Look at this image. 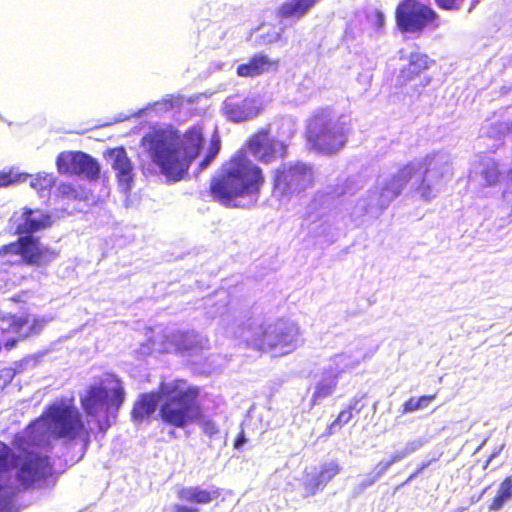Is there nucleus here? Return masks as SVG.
Masks as SVG:
<instances>
[{"mask_svg":"<svg viewBox=\"0 0 512 512\" xmlns=\"http://www.w3.org/2000/svg\"><path fill=\"white\" fill-rule=\"evenodd\" d=\"M510 178L512 179V171L509 173Z\"/></svg>","mask_w":512,"mask_h":512,"instance_id":"52","label":"nucleus"},{"mask_svg":"<svg viewBox=\"0 0 512 512\" xmlns=\"http://www.w3.org/2000/svg\"><path fill=\"white\" fill-rule=\"evenodd\" d=\"M248 149L257 160L266 164L285 157L287 153L286 145L271 137L265 129L250 138Z\"/></svg>","mask_w":512,"mask_h":512,"instance_id":"16","label":"nucleus"},{"mask_svg":"<svg viewBox=\"0 0 512 512\" xmlns=\"http://www.w3.org/2000/svg\"><path fill=\"white\" fill-rule=\"evenodd\" d=\"M502 449H503V446L499 447L497 450H495V451L490 455V457H489V458H488V460L486 461V465L484 466V468H486V467L489 465V463H490V462H491L495 457H497V456L500 454V452L502 451Z\"/></svg>","mask_w":512,"mask_h":512,"instance_id":"47","label":"nucleus"},{"mask_svg":"<svg viewBox=\"0 0 512 512\" xmlns=\"http://www.w3.org/2000/svg\"><path fill=\"white\" fill-rule=\"evenodd\" d=\"M52 474L48 456L25 451L17 455L0 441V512H18L20 487L28 488Z\"/></svg>","mask_w":512,"mask_h":512,"instance_id":"4","label":"nucleus"},{"mask_svg":"<svg viewBox=\"0 0 512 512\" xmlns=\"http://www.w3.org/2000/svg\"><path fill=\"white\" fill-rule=\"evenodd\" d=\"M377 18H378V24L381 25L383 23V19H384L383 14L379 12L377 14Z\"/></svg>","mask_w":512,"mask_h":512,"instance_id":"49","label":"nucleus"},{"mask_svg":"<svg viewBox=\"0 0 512 512\" xmlns=\"http://www.w3.org/2000/svg\"><path fill=\"white\" fill-rule=\"evenodd\" d=\"M432 461H427V462H423L420 467L414 472L412 473L408 479L406 480L405 483H409L411 482L412 480H414L419 474H421L430 464H431Z\"/></svg>","mask_w":512,"mask_h":512,"instance_id":"41","label":"nucleus"},{"mask_svg":"<svg viewBox=\"0 0 512 512\" xmlns=\"http://www.w3.org/2000/svg\"><path fill=\"white\" fill-rule=\"evenodd\" d=\"M15 376V370L8 368L1 371L0 381H2L3 385H7L10 383Z\"/></svg>","mask_w":512,"mask_h":512,"instance_id":"40","label":"nucleus"},{"mask_svg":"<svg viewBox=\"0 0 512 512\" xmlns=\"http://www.w3.org/2000/svg\"><path fill=\"white\" fill-rule=\"evenodd\" d=\"M314 180L313 166L303 161L282 163L274 172L273 194L289 199L309 188Z\"/></svg>","mask_w":512,"mask_h":512,"instance_id":"12","label":"nucleus"},{"mask_svg":"<svg viewBox=\"0 0 512 512\" xmlns=\"http://www.w3.org/2000/svg\"><path fill=\"white\" fill-rule=\"evenodd\" d=\"M176 105V102L172 95H167L160 101H156L154 103H149L146 107L139 109L137 112L131 114L130 116L140 118L150 110H153L156 115H161L162 113L168 112L172 110Z\"/></svg>","mask_w":512,"mask_h":512,"instance_id":"27","label":"nucleus"},{"mask_svg":"<svg viewBox=\"0 0 512 512\" xmlns=\"http://www.w3.org/2000/svg\"><path fill=\"white\" fill-rule=\"evenodd\" d=\"M503 198L506 201H512V191L511 190H505L503 191Z\"/></svg>","mask_w":512,"mask_h":512,"instance_id":"48","label":"nucleus"},{"mask_svg":"<svg viewBox=\"0 0 512 512\" xmlns=\"http://www.w3.org/2000/svg\"><path fill=\"white\" fill-rule=\"evenodd\" d=\"M222 111L230 121L242 122L257 115L258 104L253 97L231 95L224 100Z\"/></svg>","mask_w":512,"mask_h":512,"instance_id":"18","label":"nucleus"},{"mask_svg":"<svg viewBox=\"0 0 512 512\" xmlns=\"http://www.w3.org/2000/svg\"><path fill=\"white\" fill-rule=\"evenodd\" d=\"M220 151V140L219 139H213L212 142H211V145H210V148L208 150V154H210L211 156H214L216 158V156L218 155Z\"/></svg>","mask_w":512,"mask_h":512,"instance_id":"43","label":"nucleus"},{"mask_svg":"<svg viewBox=\"0 0 512 512\" xmlns=\"http://www.w3.org/2000/svg\"><path fill=\"white\" fill-rule=\"evenodd\" d=\"M339 465L336 462H329L321 467V470L317 475L320 477L321 483L326 485L339 473Z\"/></svg>","mask_w":512,"mask_h":512,"instance_id":"29","label":"nucleus"},{"mask_svg":"<svg viewBox=\"0 0 512 512\" xmlns=\"http://www.w3.org/2000/svg\"><path fill=\"white\" fill-rule=\"evenodd\" d=\"M428 68V56L421 53H412L410 56L409 64L400 70L397 76V85L403 86L408 81L412 80L414 76L420 74L423 70Z\"/></svg>","mask_w":512,"mask_h":512,"instance_id":"24","label":"nucleus"},{"mask_svg":"<svg viewBox=\"0 0 512 512\" xmlns=\"http://www.w3.org/2000/svg\"><path fill=\"white\" fill-rule=\"evenodd\" d=\"M61 174H75L93 181L100 177L101 166L97 159L82 151H64L56 158Z\"/></svg>","mask_w":512,"mask_h":512,"instance_id":"13","label":"nucleus"},{"mask_svg":"<svg viewBox=\"0 0 512 512\" xmlns=\"http://www.w3.org/2000/svg\"><path fill=\"white\" fill-rule=\"evenodd\" d=\"M109 161L112 168L116 171L121 190L124 193L129 192L133 181V167L126 150L123 147L112 149L109 152Z\"/></svg>","mask_w":512,"mask_h":512,"instance_id":"19","label":"nucleus"},{"mask_svg":"<svg viewBox=\"0 0 512 512\" xmlns=\"http://www.w3.org/2000/svg\"><path fill=\"white\" fill-rule=\"evenodd\" d=\"M221 495V490L215 485L206 488L202 486L182 487L177 496L180 500L197 505H208L217 500Z\"/></svg>","mask_w":512,"mask_h":512,"instance_id":"20","label":"nucleus"},{"mask_svg":"<svg viewBox=\"0 0 512 512\" xmlns=\"http://www.w3.org/2000/svg\"><path fill=\"white\" fill-rule=\"evenodd\" d=\"M203 433L209 437L210 440H214L220 434L218 425L211 419L203 418L199 423Z\"/></svg>","mask_w":512,"mask_h":512,"instance_id":"32","label":"nucleus"},{"mask_svg":"<svg viewBox=\"0 0 512 512\" xmlns=\"http://www.w3.org/2000/svg\"><path fill=\"white\" fill-rule=\"evenodd\" d=\"M347 123L345 118L332 109L316 110L308 121L306 136L308 143L323 153H334L347 142Z\"/></svg>","mask_w":512,"mask_h":512,"instance_id":"10","label":"nucleus"},{"mask_svg":"<svg viewBox=\"0 0 512 512\" xmlns=\"http://www.w3.org/2000/svg\"><path fill=\"white\" fill-rule=\"evenodd\" d=\"M28 178L30 180V186L35 189L41 198L48 197L50 189L55 183V176L49 173H38L35 177H32L26 173H20L14 169L8 172H0V186H8L10 184L25 182Z\"/></svg>","mask_w":512,"mask_h":512,"instance_id":"17","label":"nucleus"},{"mask_svg":"<svg viewBox=\"0 0 512 512\" xmlns=\"http://www.w3.org/2000/svg\"><path fill=\"white\" fill-rule=\"evenodd\" d=\"M379 479L372 473H368L366 474L362 481L355 487V494H360L362 493L364 490H366L368 487L372 486L373 484H375Z\"/></svg>","mask_w":512,"mask_h":512,"instance_id":"34","label":"nucleus"},{"mask_svg":"<svg viewBox=\"0 0 512 512\" xmlns=\"http://www.w3.org/2000/svg\"><path fill=\"white\" fill-rule=\"evenodd\" d=\"M487 489H488V488H485V489L483 490V492H482V493L477 497V499H474V498H473V499H472V502H473V503L478 502V501L482 498L483 494L486 492V490H487Z\"/></svg>","mask_w":512,"mask_h":512,"instance_id":"50","label":"nucleus"},{"mask_svg":"<svg viewBox=\"0 0 512 512\" xmlns=\"http://www.w3.org/2000/svg\"><path fill=\"white\" fill-rule=\"evenodd\" d=\"M10 255L19 256L22 263L37 268L46 267L58 258V252L44 244L37 235L18 237L16 241L0 247L1 264L11 263L6 260Z\"/></svg>","mask_w":512,"mask_h":512,"instance_id":"11","label":"nucleus"},{"mask_svg":"<svg viewBox=\"0 0 512 512\" xmlns=\"http://www.w3.org/2000/svg\"><path fill=\"white\" fill-rule=\"evenodd\" d=\"M450 174V156L437 152L423 161H412L397 173L378 177L375 185L358 199L351 212L352 220L361 225L377 219L403 191L407 184L410 189L429 201L435 198Z\"/></svg>","mask_w":512,"mask_h":512,"instance_id":"1","label":"nucleus"},{"mask_svg":"<svg viewBox=\"0 0 512 512\" xmlns=\"http://www.w3.org/2000/svg\"><path fill=\"white\" fill-rule=\"evenodd\" d=\"M246 437L244 435V432H241L237 438L234 441V448L235 449H241V447L245 444Z\"/></svg>","mask_w":512,"mask_h":512,"instance_id":"45","label":"nucleus"},{"mask_svg":"<svg viewBox=\"0 0 512 512\" xmlns=\"http://www.w3.org/2000/svg\"><path fill=\"white\" fill-rule=\"evenodd\" d=\"M435 398V395H425L419 398L411 397L403 404V414L412 413L417 410L426 408L429 403Z\"/></svg>","mask_w":512,"mask_h":512,"instance_id":"28","label":"nucleus"},{"mask_svg":"<svg viewBox=\"0 0 512 512\" xmlns=\"http://www.w3.org/2000/svg\"><path fill=\"white\" fill-rule=\"evenodd\" d=\"M26 433L31 445L43 448L49 447L52 439H80L85 446L90 442L89 431L78 408L63 402L51 405L29 425Z\"/></svg>","mask_w":512,"mask_h":512,"instance_id":"6","label":"nucleus"},{"mask_svg":"<svg viewBox=\"0 0 512 512\" xmlns=\"http://www.w3.org/2000/svg\"><path fill=\"white\" fill-rule=\"evenodd\" d=\"M475 173L481 177L483 184L493 186L499 181L500 171L498 164L490 157H483Z\"/></svg>","mask_w":512,"mask_h":512,"instance_id":"25","label":"nucleus"},{"mask_svg":"<svg viewBox=\"0 0 512 512\" xmlns=\"http://www.w3.org/2000/svg\"><path fill=\"white\" fill-rule=\"evenodd\" d=\"M166 338L177 352L201 349L207 343V339L195 331H171L166 335Z\"/></svg>","mask_w":512,"mask_h":512,"instance_id":"22","label":"nucleus"},{"mask_svg":"<svg viewBox=\"0 0 512 512\" xmlns=\"http://www.w3.org/2000/svg\"><path fill=\"white\" fill-rule=\"evenodd\" d=\"M275 64L267 55L256 54L247 63L237 67V74L240 77H255L268 72Z\"/></svg>","mask_w":512,"mask_h":512,"instance_id":"23","label":"nucleus"},{"mask_svg":"<svg viewBox=\"0 0 512 512\" xmlns=\"http://www.w3.org/2000/svg\"><path fill=\"white\" fill-rule=\"evenodd\" d=\"M512 499V477H507L499 485L497 494L489 505V511H500Z\"/></svg>","mask_w":512,"mask_h":512,"instance_id":"26","label":"nucleus"},{"mask_svg":"<svg viewBox=\"0 0 512 512\" xmlns=\"http://www.w3.org/2000/svg\"><path fill=\"white\" fill-rule=\"evenodd\" d=\"M58 190L62 196L68 198H75L77 196V191L71 184H61Z\"/></svg>","mask_w":512,"mask_h":512,"instance_id":"36","label":"nucleus"},{"mask_svg":"<svg viewBox=\"0 0 512 512\" xmlns=\"http://www.w3.org/2000/svg\"><path fill=\"white\" fill-rule=\"evenodd\" d=\"M352 418H353V413L351 410H349L348 408L342 410L339 413L338 417L329 426V433L330 434L336 433L337 431H339L341 429V427L343 425L349 423Z\"/></svg>","mask_w":512,"mask_h":512,"instance_id":"30","label":"nucleus"},{"mask_svg":"<svg viewBox=\"0 0 512 512\" xmlns=\"http://www.w3.org/2000/svg\"><path fill=\"white\" fill-rule=\"evenodd\" d=\"M173 512H199V509L194 506L176 504L173 506Z\"/></svg>","mask_w":512,"mask_h":512,"instance_id":"42","label":"nucleus"},{"mask_svg":"<svg viewBox=\"0 0 512 512\" xmlns=\"http://www.w3.org/2000/svg\"><path fill=\"white\" fill-rule=\"evenodd\" d=\"M367 357L368 355L363 351L360 342L346 351L331 356L314 375L312 405H319L332 396L337 389L341 376L357 368Z\"/></svg>","mask_w":512,"mask_h":512,"instance_id":"9","label":"nucleus"},{"mask_svg":"<svg viewBox=\"0 0 512 512\" xmlns=\"http://www.w3.org/2000/svg\"><path fill=\"white\" fill-rule=\"evenodd\" d=\"M222 321L227 322V333L273 356L289 354L301 343L299 327L293 321L278 320L263 325L257 320H252L247 313L227 314Z\"/></svg>","mask_w":512,"mask_h":512,"instance_id":"5","label":"nucleus"},{"mask_svg":"<svg viewBox=\"0 0 512 512\" xmlns=\"http://www.w3.org/2000/svg\"><path fill=\"white\" fill-rule=\"evenodd\" d=\"M326 485L324 483H321L320 477L316 474L308 475L305 483L304 488L307 495H314L318 491L322 490Z\"/></svg>","mask_w":512,"mask_h":512,"instance_id":"31","label":"nucleus"},{"mask_svg":"<svg viewBox=\"0 0 512 512\" xmlns=\"http://www.w3.org/2000/svg\"><path fill=\"white\" fill-rule=\"evenodd\" d=\"M215 159L214 156H211L210 154H206L205 157L203 158V160L200 162L199 164V170L200 171H203L205 170L207 167H209V165L212 163V161Z\"/></svg>","mask_w":512,"mask_h":512,"instance_id":"44","label":"nucleus"},{"mask_svg":"<svg viewBox=\"0 0 512 512\" xmlns=\"http://www.w3.org/2000/svg\"><path fill=\"white\" fill-rule=\"evenodd\" d=\"M51 215L40 210L23 207L15 211L9 219V230L18 237L34 236L51 227Z\"/></svg>","mask_w":512,"mask_h":512,"instance_id":"14","label":"nucleus"},{"mask_svg":"<svg viewBox=\"0 0 512 512\" xmlns=\"http://www.w3.org/2000/svg\"><path fill=\"white\" fill-rule=\"evenodd\" d=\"M409 456L406 449L403 447L402 449L396 450L390 455V458L388 459L391 465L402 461L403 459L407 458Z\"/></svg>","mask_w":512,"mask_h":512,"instance_id":"38","label":"nucleus"},{"mask_svg":"<svg viewBox=\"0 0 512 512\" xmlns=\"http://www.w3.org/2000/svg\"><path fill=\"white\" fill-rule=\"evenodd\" d=\"M263 183L261 168L240 151L212 178L210 192L226 207L246 208L257 203Z\"/></svg>","mask_w":512,"mask_h":512,"instance_id":"3","label":"nucleus"},{"mask_svg":"<svg viewBox=\"0 0 512 512\" xmlns=\"http://www.w3.org/2000/svg\"><path fill=\"white\" fill-rule=\"evenodd\" d=\"M389 460L380 461L371 471L378 479H380L391 467Z\"/></svg>","mask_w":512,"mask_h":512,"instance_id":"35","label":"nucleus"},{"mask_svg":"<svg viewBox=\"0 0 512 512\" xmlns=\"http://www.w3.org/2000/svg\"><path fill=\"white\" fill-rule=\"evenodd\" d=\"M436 16L434 10L416 0H404L396 10L397 25L404 32L421 31Z\"/></svg>","mask_w":512,"mask_h":512,"instance_id":"15","label":"nucleus"},{"mask_svg":"<svg viewBox=\"0 0 512 512\" xmlns=\"http://www.w3.org/2000/svg\"><path fill=\"white\" fill-rule=\"evenodd\" d=\"M203 134L197 127L184 135L173 129H158L142 138V146L163 175L179 181L187 174L203 146Z\"/></svg>","mask_w":512,"mask_h":512,"instance_id":"2","label":"nucleus"},{"mask_svg":"<svg viewBox=\"0 0 512 512\" xmlns=\"http://www.w3.org/2000/svg\"><path fill=\"white\" fill-rule=\"evenodd\" d=\"M281 38V32L273 31L271 34H268L267 42L273 43L279 41Z\"/></svg>","mask_w":512,"mask_h":512,"instance_id":"46","label":"nucleus"},{"mask_svg":"<svg viewBox=\"0 0 512 512\" xmlns=\"http://www.w3.org/2000/svg\"><path fill=\"white\" fill-rule=\"evenodd\" d=\"M160 394L159 416L165 424L184 428L200 416L198 387L187 386L184 380L161 382Z\"/></svg>","mask_w":512,"mask_h":512,"instance_id":"7","label":"nucleus"},{"mask_svg":"<svg viewBox=\"0 0 512 512\" xmlns=\"http://www.w3.org/2000/svg\"><path fill=\"white\" fill-rule=\"evenodd\" d=\"M438 7L445 10L459 9V0H435Z\"/></svg>","mask_w":512,"mask_h":512,"instance_id":"37","label":"nucleus"},{"mask_svg":"<svg viewBox=\"0 0 512 512\" xmlns=\"http://www.w3.org/2000/svg\"><path fill=\"white\" fill-rule=\"evenodd\" d=\"M124 401V387L114 375H108L99 385H91L81 397L84 411L88 416L96 418L98 429L102 433L111 427Z\"/></svg>","mask_w":512,"mask_h":512,"instance_id":"8","label":"nucleus"},{"mask_svg":"<svg viewBox=\"0 0 512 512\" xmlns=\"http://www.w3.org/2000/svg\"><path fill=\"white\" fill-rule=\"evenodd\" d=\"M364 396H360V397H353L350 402H349V405H348V409L351 410L352 412L353 411H356L357 413H359L363 407H364V404H362V400H363Z\"/></svg>","mask_w":512,"mask_h":512,"instance_id":"39","label":"nucleus"},{"mask_svg":"<svg viewBox=\"0 0 512 512\" xmlns=\"http://www.w3.org/2000/svg\"><path fill=\"white\" fill-rule=\"evenodd\" d=\"M161 401L160 388L158 391L140 394L131 411L132 421L142 423L145 418L154 414Z\"/></svg>","mask_w":512,"mask_h":512,"instance_id":"21","label":"nucleus"},{"mask_svg":"<svg viewBox=\"0 0 512 512\" xmlns=\"http://www.w3.org/2000/svg\"><path fill=\"white\" fill-rule=\"evenodd\" d=\"M429 443V438L427 436H420L415 439L409 440L404 448L408 452L409 455L417 452L421 448H423L426 444Z\"/></svg>","mask_w":512,"mask_h":512,"instance_id":"33","label":"nucleus"},{"mask_svg":"<svg viewBox=\"0 0 512 512\" xmlns=\"http://www.w3.org/2000/svg\"><path fill=\"white\" fill-rule=\"evenodd\" d=\"M129 117H130V116H127V115H126V116H122V115H120L118 118H116V121H124V120L129 119Z\"/></svg>","mask_w":512,"mask_h":512,"instance_id":"51","label":"nucleus"}]
</instances>
